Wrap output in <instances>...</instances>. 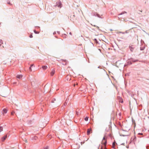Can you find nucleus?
<instances>
[{"instance_id":"nucleus-1","label":"nucleus","mask_w":149,"mask_h":149,"mask_svg":"<svg viewBox=\"0 0 149 149\" xmlns=\"http://www.w3.org/2000/svg\"><path fill=\"white\" fill-rule=\"evenodd\" d=\"M102 143L105 146L104 149H107L106 148V144H107V141L106 140L104 137L103 138V141H102Z\"/></svg>"},{"instance_id":"nucleus-2","label":"nucleus","mask_w":149,"mask_h":149,"mask_svg":"<svg viewBox=\"0 0 149 149\" xmlns=\"http://www.w3.org/2000/svg\"><path fill=\"white\" fill-rule=\"evenodd\" d=\"M57 6L59 8H61L62 7V4L61 1H58L56 2Z\"/></svg>"},{"instance_id":"nucleus-3","label":"nucleus","mask_w":149,"mask_h":149,"mask_svg":"<svg viewBox=\"0 0 149 149\" xmlns=\"http://www.w3.org/2000/svg\"><path fill=\"white\" fill-rule=\"evenodd\" d=\"M61 61L62 62H61V63L63 65H66L67 64V61L66 60H61Z\"/></svg>"},{"instance_id":"nucleus-4","label":"nucleus","mask_w":149,"mask_h":149,"mask_svg":"<svg viewBox=\"0 0 149 149\" xmlns=\"http://www.w3.org/2000/svg\"><path fill=\"white\" fill-rule=\"evenodd\" d=\"M132 63L130 61H128L127 62V63L125 64L124 65V67H126L128 66L129 65H131L132 64Z\"/></svg>"},{"instance_id":"nucleus-5","label":"nucleus","mask_w":149,"mask_h":149,"mask_svg":"<svg viewBox=\"0 0 149 149\" xmlns=\"http://www.w3.org/2000/svg\"><path fill=\"white\" fill-rule=\"evenodd\" d=\"M136 137L135 136H134L132 137L131 139V142L132 141L134 142V141L136 140Z\"/></svg>"},{"instance_id":"nucleus-6","label":"nucleus","mask_w":149,"mask_h":149,"mask_svg":"<svg viewBox=\"0 0 149 149\" xmlns=\"http://www.w3.org/2000/svg\"><path fill=\"white\" fill-rule=\"evenodd\" d=\"M129 60H130L131 61L133 62H136L137 61H138V60L137 59H134L132 58H131L130 59H129Z\"/></svg>"},{"instance_id":"nucleus-7","label":"nucleus","mask_w":149,"mask_h":149,"mask_svg":"<svg viewBox=\"0 0 149 149\" xmlns=\"http://www.w3.org/2000/svg\"><path fill=\"white\" fill-rule=\"evenodd\" d=\"M92 130L91 129H88L87 131V134L88 135L90 134Z\"/></svg>"},{"instance_id":"nucleus-8","label":"nucleus","mask_w":149,"mask_h":149,"mask_svg":"<svg viewBox=\"0 0 149 149\" xmlns=\"http://www.w3.org/2000/svg\"><path fill=\"white\" fill-rule=\"evenodd\" d=\"M7 135H5L4 136H3L1 138V140L2 141H4L7 138Z\"/></svg>"},{"instance_id":"nucleus-9","label":"nucleus","mask_w":149,"mask_h":149,"mask_svg":"<svg viewBox=\"0 0 149 149\" xmlns=\"http://www.w3.org/2000/svg\"><path fill=\"white\" fill-rule=\"evenodd\" d=\"M94 15L95 16H97L98 17H99V18H102L100 16V15L97 13H95L94 14Z\"/></svg>"},{"instance_id":"nucleus-10","label":"nucleus","mask_w":149,"mask_h":149,"mask_svg":"<svg viewBox=\"0 0 149 149\" xmlns=\"http://www.w3.org/2000/svg\"><path fill=\"white\" fill-rule=\"evenodd\" d=\"M55 70L54 69L52 70L50 73L51 75V76H53L55 73Z\"/></svg>"},{"instance_id":"nucleus-11","label":"nucleus","mask_w":149,"mask_h":149,"mask_svg":"<svg viewBox=\"0 0 149 149\" xmlns=\"http://www.w3.org/2000/svg\"><path fill=\"white\" fill-rule=\"evenodd\" d=\"M7 110L6 109H4L2 111V113H3V114H4V113H7Z\"/></svg>"},{"instance_id":"nucleus-12","label":"nucleus","mask_w":149,"mask_h":149,"mask_svg":"<svg viewBox=\"0 0 149 149\" xmlns=\"http://www.w3.org/2000/svg\"><path fill=\"white\" fill-rule=\"evenodd\" d=\"M16 77L17 78H18L19 79H20L22 77V75H17V76Z\"/></svg>"},{"instance_id":"nucleus-13","label":"nucleus","mask_w":149,"mask_h":149,"mask_svg":"<svg viewBox=\"0 0 149 149\" xmlns=\"http://www.w3.org/2000/svg\"><path fill=\"white\" fill-rule=\"evenodd\" d=\"M129 48L131 52H133L134 51V48L131 46H129Z\"/></svg>"},{"instance_id":"nucleus-14","label":"nucleus","mask_w":149,"mask_h":149,"mask_svg":"<svg viewBox=\"0 0 149 149\" xmlns=\"http://www.w3.org/2000/svg\"><path fill=\"white\" fill-rule=\"evenodd\" d=\"M42 69L43 70H46L47 68V66L46 65H43L42 66Z\"/></svg>"},{"instance_id":"nucleus-15","label":"nucleus","mask_w":149,"mask_h":149,"mask_svg":"<svg viewBox=\"0 0 149 149\" xmlns=\"http://www.w3.org/2000/svg\"><path fill=\"white\" fill-rule=\"evenodd\" d=\"M127 13L126 11H124L122 12L121 13L119 14L118 15H122L123 14H124V13Z\"/></svg>"},{"instance_id":"nucleus-16","label":"nucleus","mask_w":149,"mask_h":149,"mask_svg":"<svg viewBox=\"0 0 149 149\" xmlns=\"http://www.w3.org/2000/svg\"><path fill=\"white\" fill-rule=\"evenodd\" d=\"M3 128L2 126H0V132L3 131Z\"/></svg>"},{"instance_id":"nucleus-17","label":"nucleus","mask_w":149,"mask_h":149,"mask_svg":"<svg viewBox=\"0 0 149 149\" xmlns=\"http://www.w3.org/2000/svg\"><path fill=\"white\" fill-rule=\"evenodd\" d=\"M84 120L86 121H87L88 120V118L87 117H85L84 118Z\"/></svg>"},{"instance_id":"nucleus-18","label":"nucleus","mask_w":149,"mask_h":149,"mask_svg":"<svg viewBox=\"0 0 149 149\" xmlns=\"http://www.w3.org/2000/svg\"><path fill=\"white\" fill-rule=\"evenodd\" d=\"M34 32L36 34H38L39 33V32L36 31L35 30H34Z\"/></svg>"},{"instance_id":"nucleus-19","label":"nucleus","mask_w":149,"mask_h":149,"mask_svg":"<svg viewBox=\"0 0 149 149\" xmlns=\"http://www.w3.org/2000/svg\"><path fill=\"white\" fill-rule=\"evenodd\" d=\"M144 47H140V50H143L144 49Z\"/></svg>"},{"instance_id":"nucleus-20","label":"nucleus","mask_w":149,"mask_h":149,"mask_svg":"<svg viewBox=\"0 0 149 149\" xmlns=\"http://www.w3.org/2000/svg\"><path fill=\"white\" fill-rule=\"evenodd\" d=\"M0 43H1V44H3V41L2 40H0Z\"/></svg>"},{"instance_id":"nucleus-21","label":"nucleus","mask_w":149,"mask_h":149,"mask_svg":"<svg viewBox=\"0 0 149 149\" xmlns=\"http://www.w3.org/2000/svg\"><path fill=\"white\" fill-rule=\"evenodd\" d=\"M44 149H48V147L47 146L45 147L44 148Z\"/></svg>"},{"instance_id":"nucleus-22","label":"nucleus","mask_w":149,"mask_h":149,"mask_svg":"<svg viewBox=\"0 0 149 149\" xmlns=\"http://www.w3.org/2000/svg\"><path fill=\"white\" fill-rule=\"evenodd\" d=\"M138 134L139 135H143V134L142 133H138Z\"/></svg>"},{"instance_id":"nucleus-23","label":"nucleus","mask_w":149,"mask_h":149,"mask_svg":"<svg viewBox=\"0 0 149 149\" xmlns=\"http://www.w3.org/2000/svg\"><path fill=\"white\" fill-rule=\"evenodd\" d=\"M29 37L30 38H32L33 37V36L32 34H30V36H29Z\"/></svg>"},{"instance_id":"nucleus-24","label":"nucleus","mask_w":149,"mask_h":149,"mask_svg":"<svg viewBox=\"0 0 149 149\" xmlns=\"http://www.w3.org/2000/svg\"><path fill=\"white\" fill-rule=\"evenodd\" d=\"M29 70L31 71H32V70H31V67H30L29 68Z\"/></svg>"},{"instance_id":"nucleus-25","label":"nucleus","mask_w":149,"mask_h":149,"mask_svg":"<svg viewBox=\"0 0 149 149\" xmlns=\"http://www.w3.org/2000/svg\"><path fill=\"white\" fill-rule=\"evenodd\" d=\"M94 40L96 42H97V40L96 39V38H95L94 39Z\"/></svg>"},{"instance_id":"nucleus-26","label":"nucleus","mask_w":149,"mask_h":149,"mask_svg":"<svg viewBox=\"0 0 149 149\" xmlns=\"http://www.w3.org/2000/svg\"><path fill=\"white\" fill-rule=\"evenodd\" d=\"M115 143L114 142L113 143V146H115Z\"/></svg>"},{"instance_id":"nucleus-27","label":"nucleus","mask_w":149,"mask_h":149,"mask_svg":"<svg viewBox=\"0 0 149 149\" xmlns=\"http://www.w3.org/2000/svg\"><path fill=\"white\" fill-rule=\"evenodd\" d=\"M120 33H122V34H125V32H120Z\"/></svg>"},{"instance_id":"nucleus-28","label":"nucleus","mask_w":149,"mask_h":149,"mask_svg":"<svg viewBox=\"0 0 149 149\" xmlns=\"http://www.w3.org/2000/svg\"><path fill=\"white\" fill-rule=\"evenodd\" d=\"M56 31H54V32L53 33V35H55V34H56Z\"/></svg>"},{"instance_id":"nucleus-29","label":"nucleus","mask_w":149,"mask_h":149,"mask_svg":"<svg viewBox=\"0 0 149 149\" xmlns=\"http://www.w3.org/2000/svg\"><path fill=\"white\" fill-rule=\"evenodd\" d=\"M125 33H128V32H127V31H126L125 32Z\"/></svg>"},{"instance_id":"nucleus-30","label":"nucleus","mask_w":149,"mask_h":149,"mask_svg":"<svg viewBox=\"0 0 149 149\" xmlns=\"http://www.w3.org/2000/svg\"><path fill=\"white\" fill-rule=\"evenodd\" d=\"M17 82H14L13 83V84H16Z\"/></svg>"},{"instance_id":"nucleus-31","label":"nucleus","mask_w":149,"mask_h":149,"mask_svg":"<svg viewBox=\"0 0 149 149\" xmlns=\"http://www.w3.org/2000/svg\"><path fill=\"white\" fill-rule=\"evenodd\" d=\"M57 33L58 34H60V32L59 31H57Z\"/></svg>"},{"instance_id":"nucleus-32","label":"nucleus","mask_w":149,"mask_h":149,"mask_svg":"<svg viewBox=\"0 0 149 149\" xmlns=\"http://www.w3.org/2000/svg\"><path fill=\"white\" fill-rule=\"evenodd\" d=\"M3 97H5V96H4V95H3V94H2L1 95Z\"/></svg>"},{"instance_id":"nucleus-33","label":"nucleus","mask_w":149,"mask_h":149,"mask_svg":"<svg viewBox=\"0 0 149 149\" xmlns=\"http://www.w3.org/2000/svg\"><path fill=\"white\" fill-rule=\"evenodd\" d=\"M90 43L93 46H94V45H93V44L92 43H91V42H90Z\"/></svg>"},{"instance_id":"nucleus-34","label":"nucleus","mask_w":149,"mask_h":149,"mask_svg":"<svg viewBox=\"0 0 149 149\" xmlns=\"http://www.w3.org/2000/svg\"><path fill=\"white\" fill-rule=\"evenodd\" d=\"M33 64H32V65H31V66L30 67H31L32 66H33Z\"/></svg>"},{"instance_id":"nucleus-35","label":"nucleus","mask_w":149,"mask_h":149,"mask_svg":"<svg viewBox=\"0 0 149 149\" xmlns=\"http://www.w3.org/2000/svg\"><path fill=\"white\" fill-rule=\"evenodd\" d=\"M69 34L70 35H72V33L71 32H70V33H69Z\"/></svg>"},{"instance_id":"nucleus-36","label":"nucleus","mask_w":149,"mask_h":149,"mask_svg":"<svg viewBox=\"0 0 149 149\" xmlns=\"http://www.w3.org/2000/svg\"><path fill=\"white\" fill-rule=\"evenodd\" d=\"M8 4H11V3L10 2H8Z\"/></svg>"},{"instance_id":"nucleus-37","label":"nucleus","mask_w":149,"mask_h":149,"mask_svg":"<svg viewBox=\"0 0 149 149\" xmlns=\"http://www.w3.org/2000/svg\"><path fill=\"white\" fill-rule=\"evenodd\" d=\"M100 146V145H99V146L98 147V149H99Z\"/></svg>"},{"instance_id":"nucleus-38","label":"nucleus","mask_w":149,"mask_h":149,"mask_svg":"<svg viewBox=\"0 0 149 149\" xmlns=\"http://www.w3.org/2000/svg\"><path fill=\"white\" fill-rule=\"evenodd\" d=\"M25 142H26V143H27V140H25Z\"/></svg>"},{"instance_id":"nucleus-39","label":"nucleus","mask_w":149,"mask_h":149,"mask_svg":"<svg viewBox=\"0 0 149 149\" xmlns=\"http://www.w3.org/2000/svg\"><path fill=\"white\" fill-rule=\"evenodd\" d=\"M101 149H102V146L101 147Z\"/></svg>"},{"instance_id":"nucleus-40","label":"nucleus","mask_w":149,"mask_h":149,"mask_svg":"<svg viewBox=\"0 0 149 149\" xmlns=\"http://www.w3.org/2000/svg\"><path fill=\"white\" fill-rule=\"evenodd\" d=\"M66 104H66V103H65L64 104V105H65Z\"/></svg>"},{"instance_id":"nucleus-41","label":"nucleus","mask_w":149,"mask_h":149,"mask_svg":"<svg viewBox=\"0 0 149 149\" xmlns=\"http://www.w3.org/2000/svg\"><path fill=\"white\" fill-rule=\"evenodd\" d=\"M37 138V137H35V139H36V138Z\"/></svg>"},{"instance_id":"nucleus-42","label":"nucleus","mask_w":149,"mask_h":149,"mask_svg":"<svg viewBox=\"0 0 149 149\" xmlns=\"http://www.w3.org/2000/svg\"><path fill=\"white\" fill-rule=\"evenodd\" d=\"M124 143H123L122 144V145H124Z\"/></svg>"},{"instance_id":"nucleus-43","label":"nucleus","mask_w":149,"mask_h":149,"mask_svg":"<svg viewBox=\"0 0 149 149\" xmlns=\"http://www.w3.org/2000/svg\"><path fill=\"white\" fill-rule=\"evenodd\" d=\"M37 27H38V28H40V27H39V26H37Z\"/></svg>"},{"instance_id":"nucleus-44","label":"nucleus","mask_w":149,"mask_h":149,"mask_svg":"<svg viewBox=\"0 0 149 149\" xmlns=\"http://www.w3.org/2000/svg\"><path fill=\"white\" fill-rule=\"evenodd\" d=\"M98 68H100V66H98Z\"/></svg>"},{"instance_id":"nucleus-45","label":"nucleus","mask_w":149,"mask_h":149,"mask_svg":"<svg viewBox=\"0 0 149 149\" xmlns=\"http://www.w3.org/2000/svg\"><path fill=\"white\" fill-rule=\"evenodd\" d=\"M1 46V44L0 43V46Z\"/></svg>"},{"instance_id":"nucleus-46","label":"nucleus","mask_w":149,"mask_h":149,"mask_svg":"<svg viewBox=\"0 0 149 149\" xmlns=\"http://www.w3.org/2000/svg\"><path fill=\"white\" fill-rule=\"evenodd\" d=\"M55 37L56 38H57V36H55Z\"/></svg>"},{"instance_id":"nucleus-47","label":"nucleus","mask_w":149,"mask_h":149,"mask_svg":"<svg viewBox=\"0 0 149 149\" xmlns=\"http://www.w3.org/2000/svg\"><path fill=\"white\" fill-rule=\"evenodd\" d=\"M52 102H53V103L54 102V101H52Z\"/></svg>"},{"instance_id":"nucleus-48","label":"nucleus","mask_w":149,"mask_h":149,"mask_svg":"<svg viewBox=\"0 0 149 149\" xmlns=\"http://www.w3.org/2000/svg\"><path fill=\"white\" fill-rule=\"evenodd\" d=\"M94 26H95V25H94Z\"/></svg>"},{"instance_id":"nucleus-49","label":"nucleus","mask_w":149,"mask_h":149,"mask_svg":"<svg viewBox=\"0 0 149 149\" xmlns=\"http://www.w3.org/2000/svg\"><path fill=\"white\" fill-rule=\"evenodd\" d=\"M123 101H122V102H121V103H123Z\"/></svg>"},{"instance_id":"nucleus-50","label":"nucleus","mask_w":149,"mask_h":149,"mask_svg":"<svg viewBox=\"0 0 149 149\" xmlns=\"http://www.w3.org/2000/svg\"><path fill=\"white\" fill-rule=\"evenodd\" d=\"M139 14H141V13H139Z\"/></svg>"},{"instance_id":"nucleus-51","label":"nucleus","mask_w":149,"mask_h":149,"mask_svg":"<svg viewBox=\"0 0 149 149\" xmlns=\"http://www.w3.org/2000/svg\"><path fill=\"white\" fill-rule=\"evenodd\" d=\"M139 14H141V13H139Z\"/></svg>"},{"instance_id":"nucleus-52","label":"nucleus","mask_w":149,"mask_h":149,"mask_svg":"<svg viewBox=\"0 0 149 149\" xmlns=\"http://www.w3.org/2000/svg\"><path fill=\"white\" fill-rule=\"evenodd\" d=\"M11 114H12V115H13V113H11Z\"/></svg>"},{"instance_id":"nucleus-53","label":"nucleus","mask_w":149,"mask_h":149,"mask_svg":"<svg viewBox=\"0 0 149 149\" xmlns=\"http://www.w3.org/2000/svg\"><path fill=\"white\" fill-rule=\"evenodd\" d=\"M141 12H142V10H141Z\"/></svg>"},{"instance_id":"nucleus-54","label":"nucleus","mask_w":149,"mask_h":149,"mask_svg":"<svg viewBox=\"0 0 149 149\" xmlns=\"http://www.w3.org/2000/svg\"><path fill=\"white\" fill-rule=\"evenodd\" d=\"M54 100H55V99Z\"/></svg>"},{"instance_id":"nucleus-55","label":"nucleus","mask_w":149,"mask_h":149,"mask_svg":"<svg viewBox=\"0 0 149 149\" xmlns=\"http://www.w3.org/2000/svg\"><path fill=\"white\" fill-rule=\"evenodd\" d=\"M54 100H55V99Z\"/></svg>"},{"instance_id":"nucleus-56","label":"nucleus","mask_w":149,"mask_h":149,"mask_svg":"<svg viewBox=\"0 0 149 149\" xmlns=\"http://www.w3.org/2000/svg\"><path fill=\"white\" fill-rule=\"evenodd\" d=\"M148 132H149V130H148Z\"/></svg>"},{"instance_id":"nucleus-57","label":"nucleus","mask_w":149,"mask_h":149,"mask_svg":"<svg viewBox=\"0 0 149 149\" xmlns=\"http://www.w3.org/2000/svg\"><path fill=\"white\" fill-rule=\"evenodd\" d=\"M147 149H148V148H147Z\"/></svg>"}]
</instances>
